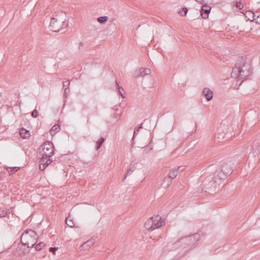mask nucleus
Instances as JSON below:
<instances>
[{"label":"nucleus","instance_id":"nucleus-36","mask_svg":"<svg viewBox=\"0 0 260 260\" xmlns=\"http://www.w3.org/2000/svg\"><path fill=\"white\" fill-rule=\"evenodd\" d=\"M249 17H250L248 18L249 20L251 21V18H252L251 16H250V15H249Z\"/></svg>","mask_w":260,"mask_h":260},{"label":"nucleus","instance_id":"nucleus-28","mask_svg":"<svg viewBox=\"0 0 260 260\" xmlns=\"http://www.w3.org/2000/svg\"><path fill=\"white\" fill-rule=\"evenodd\" d=\"M66 223L68 226L70 227H73L74 226L73 222H72L71 220H69L68 217L66 219Z\"/></svg>","mask_w":260,"mask_h":260},{"label":"nucleus","instance_id":"nucleus-17","mask_svg":"<svg viewBox=\"0 0 260 260\" xmlns=\"http://www.w3.org/2000/svg\"><path fill=\"white\" fill-rule=\"evenodd\" d=\"M136 163H134V162H132L131 164L129 165V167L128 169L127 170L126 173L125 175V176L124 177V179H125L127 175L129 174L131 172H133L135 169L136 168Z\"/></svg>","mask_w":260,"mask_h":260},{"label":"nucleus","instance_id":"nucleus-24","mask_svg":"<svg viewBox=\"0 0 260 260\" xmlns=\"http://www.w3.org/2000/svg\"><path fill=\"white\" fill-rule=\"evenodd\" d=\"M9 169H10V170H8V172H9V174L11 175V174H13L15 173V172H16L19 170V168L15 167H10Z\"/></svg>","mask_w":260,"mask_h":260},{"label":"nucleus","instance_id":"nucleus-12","mask_svg":"<svg viewBox=\"0 0 260 260\" xmlns=\"http://www.w3.org/2000/svg\"><path fill=\"white\" fill-rule=\"evenodd\" d=\"M203 94L205 95L208 101H211L213 98V92L208 88H205L204 89Z\"/></svg>","mask_w":260,"mask_h":260},{"label":"nucleus","instance_id":"nucleus-15","mask_svg":"<svg viewBox=\"0 0 260 260\" xmlns=\"http://www.w3.org/2000/svg\"><path fill=\"white\" fill-rule=\"evenodd\" d=\"M217 135V138L219 140V141L226 140L230 137V135H228L227 134H224L223 133L220 132H218Z\"/></svg>","mask_w":260,"mask_h":260},{"label":"nucleus","instance_id":"nucleus-38","mask_svg":"<svg viewBox=\"0 0 260 260\" xmlns=\"http://www.w3.org/2000/svg\"><path fill=\"white\" fill-rule=\"evenodd\" d=\"M178 13L181 14V11H179Z\"/></svg>","mask_w":260,"mask_h":260},{"label":"nucleus","instance_id":"nucleus-6","mask_svg":"<svg viewBox=\"0 0 260 260\" xmlns=\"http://www.w3.org/2000/svg\"><path fill=\"white\" fill-rule=\"evenodd\" d=\"M39 153L43 156L51 157L54 154V147L52 143L46 141L39 149Z\"/></svg>","mask_w":260,"mask_h":260},{"label":"nucleus","instance_id":"nucleus-11","mask_svg":"<svg viewBox=\"0 0 260 260\" xmlns=\"http://www.w3.org/2000/svg\"><path fill=\"white\" fill-rule=\"evenodd\" d=\"M94 243V240L93 239H90L85 242L83 243L80 246V248L81 250H88L90 248L91 246L93 245V244Z\"/></svg>","mask_w":260,"mask_h":260},{"label":"nucleus","instance_id":"nucleus-37","mask_svg":"<svg viewBox=\"0 0 260 260\" xmlns=\"http://www.w3.org/2000/svg\"><path fill=\"white\" fill-rule=\"evenodd\" d=\"M144 152H145V153L146 154L147 153V151L146 150V149L144 150Z\"/></svg>","mask_w":260,"mask_h":260},{"label":"nucleus","instance_id":"nucleus-4","mask_svg":"<svg viewBox=\"0 0 260 260\" xmlns=\"http://www.w3.org/2000/svg\"><path fill=\"white\" fill-rule=\"evenodd\" d=\"M200 235L196 233L191 236L180 238L175 244L177 246L180 245L183 248H191L193 245L200 239Z\"/></svg>","mask_w":260,"mask_h":260},{"label":"nucleus","instance_id":"nucleus-1","mask_svg":"<svg viewBox=\"0 0 260 260\" xmlns=\"http://www.w3.org/2000/svg\"><path fill=\"white\" fill-rule=\"evenodd\" d=\"M252 73L250 63L248 62L244 57H239L236 62L235 67L233 68L231 76L233 78H238L243 80L250 76Z\"/></svg>","mask_w":260,"mask_h":260},{"label":"nucleus","instance_id":"nucleus-9","mask_svg":"<svg viewBox=\"0 0 260 260\" xmlns=\"http://www.w3.org/2000/svg\"><path fill=\"white\" fill-rule=\"evenodd\" d=\"M151 74V70L148 68H140L138 71L135 73L136 78L143 77L146 75H148Z\"/></svg>","mask_w":260,"mask_h":260},{"label":"nucleus","instance_id":"nucleus-10","mask_svg":"<svg viewBox=\"0 0 260 260\" xmlns=\"http://www.w3.org/2000/svg\"><path fill=\"white\" fill-rule=\"evenodd\" d=\"M210 11L211 7L208 6L207 4H204L202 6L200 15L203 18L206 19L208 17Z\"/></svg>","mask_w":260,"mask_h":260},{"label":"nucleus","instance_id":"nucleus-22","mask_svg":"<svg viewBox=\"0 0 260 260\" xmlns=\"http://www.w3.org/2000/svg\"><path fill=\"white\" fill-rule=\"evenodd\" d=\"M97 20L100 23L103 24L107 21L108 17L107 16H100Z\"/></svg>","mask_w":260,"mask_h":260},{"label":"nucleus","instance_id":"nucleus-25","mask_svg":"<svg viewBox=\"0 0 260 260\" xmlns=\"http://www.w3.org/2000/svg\"><path fill=\"white\" fill-rule=\"evenodd\" d=\"M45 244L42 243V242H40L37 244L36 245V246H35V249L36 250H41L44 246H45Z\"/></svg>","mask_w":260,"mask_h":260},{"label":"nucleus","instance_id":"nucleus-21","mask_svg":"<svg viewBox=\"0 0 260 260\" xmlns=\"http://www.w3.org/2000/svg\"><path fill=\"white\" fill-rule=\"evenodd\" d=\"M235 3V6L237 8H239V9H242L243 8L244 3L242 1V0H236Z\"/></svg>","mask_w":260,"mask_h":260},{"label":"nucleus","instance_id":"nucleus-26","mask_svg":"<svg viewBox=\"0 0 260 260\" xmlns=\"http://www.w3.org/2000/svg\"><path fill=\"white\" fill-rule=\"evenodd\" d=\"M142 127V123L139 124V125H138L136 127H135V130H134V136L133 137H135V136L138 133L140 128H141Z\"/></svg>","mask_w":260,"mask_h":260},{"label":"nucleus","instance_id":"nucleus-8","mask_svg":"<svg viewBox=\"0 0 260 260\" xmlns=\"http://www.w3.org/2000/svg\"><path fill=\"white\" fill-rule=\"evenodd\" d=\"M52 161L50 157L42 155L39 161V168L41 170H44Z\"/></svg>","mask_w":260,"mask_h":260},{"label":"nucleus","instance_id":"nucleus-5","mask_svg":"<svg viewBox=\"0 0 260 260\" xmlns=\"http://www.w3.org/2000/svg\"><path fill=\"white\" fill-rule=\"evenodd\" d=\"M164 223V221L162 220L161 217L157 215L147 219L144 226L146 229L152 231L161 227Z\"/></svg>","mask_w":260,"mask_h":260},{"label":"nucleus","instance_id":"nucleus-13","mask_svg":"<svg viewBox=\"0 0 260 260\" xmlns=\"http://www.w3.org/2000/svg\"><path fill=\"white\" fill-rule=\"evenodd\" d=\"M259 11H247L246 12V14L247 15H251L252 20L251 21H255L256 22V20H257V18H258L259 16Z\"/></svg>","mask_w":260,"mask_h":260},{"label":"nucleus","instance_id":"nucleus-33","mask_svg":"<svg viewBox=\"0 0 260 260\" xmlns=\"http://www.w3.org/2000/svg\"><path fill=\"white\" fill-rule=\"evenodd\" d=\"M116 84H117V86H118V90H119V93H120V94L121 95V96H123V95H122V92H122V90H123V88H122L121 87L119 86V85H118V83H117V82H116Z\"/></svg>","mask_w":260,"mask_h":260},{"label":"nucleus","instance_id":"nucleus-23","mask_svg":"<svg viewBox=\"0 0 260 260\" xmlns=\"http://www.w3.org/2000/svg\"><path fill=\"white\" fill-rule=\"evenodd\" d=\"M251 148H252V149H251V153L254 155V156H255L256 155H257L259 153L258 148H257L256 144H255V148H254L253 146H252Z\"/></svg>","mask_w":260,"mask_h":260},{"label":"nucleus","instance_id":"nucleus-31","mask_svg":"<svg viewBox=\"0 0 260 260\" xmlns=\"http://www.w3.org/2000/svg\"><path fill=\"white\" fill-rule=\"evenodd\" d=\"M70 93V89H64V94L63 96L65 98H67L68 94Z\"/></svg>","mask_w":260,"mask_h":260},{"label":"nucleus","instance_id":"nucleus-35","mask_svg":"<svg viewBox=\"0 0 260 260\" xmlns=\"http://www.w3.org/2000/svg\"><path fill=\"white\" fill-rule=\"evenodd\" d=\"M6 210L7 211L8 214H10L11 212V209H6Z\"/></svg>","mask_w":260,"mask_h":260},{"label":"nucleus","instance_id":"nucleus-7","mask_svg":"<svg viewBox=\"0 0 260 260\" xmlns=\"http://www.w3.org/2000/svg\"><path fill=\"white\" fill-rule=\"evenodd\" d=\"M233 172L232 168L231 165L225 163L221 167L220 172H219L218 176L220 179H224V177H227Z\"/></svg>","mask_w":260,"mask_h":260},{"label":"nucleus","instance_id":"nucleus-20","mask_svg":"<svg viewBox=\"0 0 260 260\" xmlns=\"http://www.w3.org/2000/svg\"><path fill=\"white\" fill-rule=\"evenodd\" d=\"M172 183V179L169 177H166L164 179L162 184L164 185V186L168 187L170 184Z\"/></svg>","mask_w":260,"mask_h":260},{"label":"nucleus","instance_id":"nucleus-3","mask_svg":"<svg viewBox=\"0 0 260 260\" xmlns=\"http://www.w3.org/2000/svg\"><path fill=\"white\" fill-rule=\"evenodd\" d=\"M62 12L58 13L51 18L50 27L51 30L54 32H58L61 29L67 27L68 23L66 22L62 17Z\"/></svg>","mask_w":260,"mask_h":260},{"label":"nucleus","instance_id":"nucleus-19","mask_svg":"<svg viewBox=\"0 0 260 260\" xmlns=\"http://www.w3.org/2000/svg\"><path fill=\"white\" fill-rule=\"evenodd\" d=\"M60 129L59 125L55 124L50 129V134L51 135H54L56 132H58Z\"/></svg>","mask_w":260,"mask_h":260},{"label":"nucleus","instance_id":"nucleus-29","mask_svg":"<svg viewBox=\"0 0 260 260\" xmlns=\"http://www.w3.org/2000/svg\"><path fill=\"white\" fill-rule=\"evenodd\" d=\"M7 214L8 212L7 210H2L0 211V217H5Z\"/></svg>","mask_w":260,"mask_h":260},{"label":"nucleus","instance_id":"nucleus-14","mask_svg":"<svg viewBox=\"0 0 260 260\" xmlns=\"http://www.w3.org/2000/svg\"><path fill=\"white\" fill-rule=\"evenodd\" d=\"M181 168V167H179L177 169H173L170 170L168 177L171 179H174L177 175L179 170Z\"/></svg>","mask_w":260,"mask_h":260},{"label":"nucleus","instance_id":"nucleus-16","mask_svg":"<svg viewBox=\"0 0 260 260\" xmlns=\"http://www.w3.org/2000/svg\"><path fill=\"white\" fill-rule=\"evenodd\" d=\"M20 135L21 137L24 139L28 138L30 136V134L28 131L25 129L24 128H21L20 129Z\"/></svg>","mask_w":260,"mask_h":260},{"label":"nucleus","instance_id":"nucleus-27","mask_svg":"<svg viewBox=\"0 0 260 260\" xmlns=\"http://www.w3.org/2000/svg\"><path fill=\"white\" fill-rule=\"evenodd\" d=\"M63 88L64 89H68L69 88L70 86V81H66L64 82H63Z\"/></svg>","mask_w":260,"mask_h":260},{"label":"nucleus","instance_id":"nucleus-34","mask_svg":"<svg viewBox=\"0 0 260 260\" xmlns=\"http://www.w3.org/2000/svg\"><path fill=\"white\" fill-rule=\"evenodd\" d=\"M182 11L184 12V15H186L187 12H188V9L187 8H182Z\"/></svg>","mask_w":260,"mask_h":260},{"label":"nucleus","instance_id":"nucleus-18","mask_svg":"<svg viewBox=\"0 0 260 260\" xmlns=\"http://www.w3.org/2000/svg\"><path fill=\"white\" fill-rule=\"evenodd\" d=\"M105 141V138L103 137H101L96 142V150H98L102 146V144L104 143Z\"/></svg>","mask_w":260,"mask_h":260},{"label":"nucleus","instance_id":"nucleus-30","mask_svg":"<svg viewBox=\"0 0 260 260\" xmlns=\"http://www.w3.org/2000/svg\"><path fill=\"white\" fill-rule=\"evenodd\" d=\"M31 116L34 118H37L38 116V111L37 110H34L31 113Z\"/></svg>","mask_w":260,"mask_h":260},{"label":"nucleus","instance_id":"nucleus-32","mask_svg":"<svg viewBox=\"0 0 260 260\" xmlns=\"http://www.w3.org/2000/svg\"><path fill=\"white\" fill-rule=\"evenodd\" d=\"M58 249V247H50L49 248V251L52 253H55L56 250Z\"/></svg>","mask_w":260,"mask_h":260},{"label":"nucleus","instance_id":"nucleus-2","mask_svg":"<svg viewBox=\"0 0 260 260\" xmlns=\"http://www.w3.org/2000/svg\"><path fill=\"white\" fill-rule=\"evenodd\" d=\"M38 236L32 230H26L21 235V242L28 248L32 247L37 243Z\"/></svg>","mask_w":260,"mask_h":260}]
</instances>
